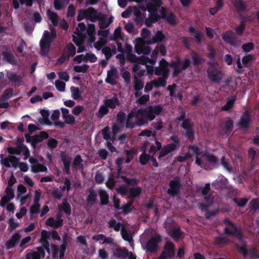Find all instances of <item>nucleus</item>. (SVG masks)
<instances>
[{
	"label": "nucleus",
	"instance_id": "obj_1",
	"mask_svg": "<svg viewBox=\"0 0 259 259\" xmlns=\"http://www.w3.org/2000/svg\"><path fill=\"white\" fill-rule=\"evenodd\" d=\"M191 64L189 58H185L182 64L179 56H176L175 60L170 62H167L164 59H162L159 62V65L156 67L154 70V74L157 76L162 75L161 77L168 78L169 74L168 67L173 68L172 76H178L183 70L188 68Z\"/></svg>",
	"mask_w": 259,
	"mask_h": 259
},
{
	"label": "nucleus",
	"instance_id": "obj_2",
	"mask_svg": "<svg viewBox=\"0 0 259 259\" xmlns=\"http://www.w3.org/2000/svg\"><path fill=\"white\" fill-rule=\"evenodd\" d=\"M160 15H159L157 12L150 14V20L146 19V24L148 25L149 21L150 23H155L158 22L160 19H164L170 25H175L177 24L176 16L171 11L162 7L160 11Z\"/></svg>",
	"mask_w": 259,
	"mask_h": 259
},
{
	"label": "nucleus",
	"instance_id": "obj_3",
	"mask_svg": "<svg viewBox=\"0 0 259 259\" xmlns=\"http://www.w3.org/2000/svg\"><path fill=\"white\" fill-rule=\"evenodd\" d=\"M101 17V13L98 12L93 7H90L87 9H80L78 11L77 21H81L86 19L91 22H95Z\"/></svg>",
	"mask_w": 259,
	"mask_h": 259
},
{
	"label": "nucleus",
	"instance_id": "obj_4",
	"mask_svg": "<svg viewBox=\"0 0 259 259\" xmlns=\"http://www.w3.org/2000/svg\"><path fill=\"white\" fill-rule=\"evenodd\" d=\"M186 112L182 111L180 116L176 118L177 120L183 121L181 127L185 130V136L190 142H193L195 139V132L193 130L194 124L190 118H185Z\"/></svg>",
	"mask_w": 259,
	"mask_h": 259
},
{
	"label": "nucleus",
	"instance_id": "obj_5",
	"mask_svg": "<svg viewBox=\"0 0 259 259\" xmlns=\"http://www.w3.org/2000/svg\"><path fill=\"white\" fill-rule=\"evenodd\" d=\"M162 111V108L160 105H149L146 108L139 109V113L143 115L148 122L154 120L156 115L160 114Z\"/></svg>",
	"mask_w": 259,
	"mask_h": 259
},
{
	"label": "nucleus",
	"instance_id": "obj_6",
	"mask_svg": "<svg viewBox=\"0 0 259 259\" xmlns=\"http://www.w3.org/2000/svg\"><path fill=\"white\" fill-rule=\"evenodd\" d=\"M207 64L210 65L207 69V74L209 80L215 83L220 82L222 79V73L217 67L218 63L208 62Z\"/></svg>",
	"mask_w": 259,
	"mask_h": 259
},
{
	"label": "nucleus",
	"instance_id": "obj_7",
	"mask_svg": "<svg viewBox=\"0 0 259 259\" xmlns=\"http://www.w3.org/2000/svg\"><path fill=\"white\" fill-rule=\"evenodd\" d=\"M175 255V246L171 242L167 241L165 243L163 250L158 256V259H167L172 258Z\"/></svg>",
	"mask_w": 259,
	"mask_h": 259
},
{
	"label": "nucleus",
	"instance_id": "obj_8",
	"mask_svg": "<svg viewBox=\"0 0 259 259\" xmlns=\"http://www.w3.org/2000/svg\"><path fill=\"white\" fill-rule=\"evenodd\" d=\"M162 241L161 236L155 234L152 236L146 243V249L149 252H154L158 249L159 244Z\"/></svg>",
	"mask_w": 259,
	"mask_h": 259
},
{
	"label": "nucleus",
	"instance_id": "obj_9",
	"mask_svg": "<svg viewBox=\"0 0 259 259\" xmlns=\"http://www.w3.org/2000/svg\"><path fill=\"white\" fill-rule=\"evenodd\" d=\"M169 188L167 189V193L172 196L178 195L182 187L180 182V178L179 177H176L174 179L169 182Z\"/></svg>",
	"mask_w": 259,
	"mask_h": 259
},
{
	"label": "nucleus",
	"instance_id": "obj_10",
	"mask_svg": "<svg viewBox=\"0 0 259 259\" xmlns=\"http://www.w3.org/2000/svg\"><path fill=\"white\" fill-rule=\"evenodd\" d=\"M222 39L231 46L236 47L238 44L239 38L231 30L224 32L222 34Z\"/></svg>",
	"mask_w": 259,
	"mask_h": 259
},
{
	"label": "nucleus",
	"instance_id": "obj_11",
	"mask_svg": "<svg viewBox=\"0 0 259 259\" xmlns=\"http://www.w3.org/2000/svg\"><path fill=\"white\" fill-rule=\"evenodd\" d=\"M60 157L64 165L63 170V173L68 175H70V165L72 160L71 157L64 152H61L60 153Z\"/></svg>",
	"mask_w": 259,
	"mask_h": 259
},
{
	"label": "nucleus",
	"instance_id": "obj_12",
	"mask_svg": "<svg viewBox=\"0 0 259 259\" xmlns=\"http://www.w3.org/2000/svg\"><path fill=\"white\" fill-rule=\"evenodd\" d=\"M7 151L11 154L19 155L22 152L26 156L29 155V151L26 146L22 144L16 147H9L7 148Z\"/></svg>",
	"mask_w": 259,
	"mask_h": 259
},
{
	"label": "nucleus",
	"instance_id": "obj_13",
	"mask_svg": "<svg viewBox=\"0 0 259 259\" xmlns=\"http://www.w3.org/2000/svg\"><path fill=\"white\" fill-rule=\"evenodd\" d=\"M239 252L242 254L243 257H246L248 255V252H249L250 256L253 258H258L259 255L257 253L255 248H251L248 250L246 248V244L240 245L237 244L236 245Z\"/></svg>",
	"mask_w": 259,
	"mask_h": 259
},
{
	"label": "nucleus",
	"instance_id": "obj_14",
	"mask_svg": "<svg viewBox=\"0 0 259 259\" xmlns=\"http://www.w3.org/2000/svg\"><path fill=\"white\" fill-rule=\"evenodd\" d=\"M231 227L232 228L231 230L227 227H225L224 228V233L238 239H242L243 237L242 229L237 228L234 224Z\"/></svg>",
	"mask_w": 259,
	"mask_h": 259
},
{
	"label": "nucleus",
	"instance_id": "obj_15",
	"mask_svg": "<svg viewBox=\"0 0 259 259\" xmlns=\"http://www.w3.org/2000/svg\"><path fill=\"white\" fill-rule=\"evenodd\" d=\"M21 235L19 232H17L12 235L11 238L6 241L5 247L7 250H9L15 246L21 239Z\"/></svg>",
	"mask_w": 259,
	"mask_h": 259
},
{
	"label": "nucleus",
	"instance_id": "obj_16",
	"mask_svg": "<svg viewBox=\"0 0 259 259\" xmlns=\"http://www.w3.org/2000/svg\"><path fill=\"white\" fill-rule=\"evenodd\" d=\"M232 3L236 11L241 14L248 11V6L246 2L243 0H232Z\"/></svg>",
	"mask_w": 259,
	"mask_h": 259
},
{
	"label": "nucleus",
	"instance_id": "obj_17",
	"mask_svg": "<svg viewBox=\"0 0 259 259\" xmlns=\"http://www.w3.org/2000/svg\"><path fill=\"white\" fill-rule=\"evenodd\" d=\"M228 180L223 176L219 177L212 183V187L215 190H222L227 186Z\"/></svg>",
	"mask_w": 259,
	"mask_h": 259
},
{
	"label": "nucleus",
	"instance_id": "obj_18",
	"mask_svg": "<svg viewBox=\"0 0 259 259\" xmlns=\"http://www.w3.org/2000/svg\"><path fill=\"white\" fill-rule=\"evenodd\" d=\"M250 122V114L248 111H245L242 114L238 125L242 128H246L248 127Z\"/></svg>",
	"mask_w": 259,
	"mask_h": 259
},
{
	"label": "nucleus",
	"instance_id": "obj_19",
	"mask_svg": "<svg viewBox=\"0 0 259 259\" xmlns=\"http://www.w3.org/2000/svg\"><path fill=\"white\" fill-rule=\"evenodd\" d=\"M49 138V135L45 131L41 132L39 134L33 136V141L32 142V146L35 148L37 144L41 143L44 139Z\"/></svg>",
	"mask_w": 259,
	"mask_h": 259
},
{
	"label": "nucleus",
	"instance_id": "obj_20",
	"mask_svg": "<svg viewBox=\"0 0 259 259\" xmlns=\"http://www.w3.org/2000/svg\"><path fill=\"white\" fill-rule=\"evenodd\" d=\"M105 103L108 108L112 109H115L116 106H119L120 104V101L116 95L110 99H107L104 100Z\"/></svg>",
	"mask_w": 259,
	"mask_h": 259
},
{
	"label": "nucleus",
	"instance_id": "obj_21",
	"mask_svg": "<svg viewBox=\"0 0 259 259\" xmlns=\"http://www.w3.org/2000/svg\"><path fill=\"white\" fill-rule=\"evenodd\" d=\"M58 209L60 211L64 212L67 216L71 214V207L67 198L63 199L62 203L58 205Z\"/></svg>",
	"mask_w": 259,
	"mask_h": 259
},
{
	"label": "nucleus",
	"instance_id": "obj_22",
	"mask_svg": "<svg viewBox=\"0 0 259 259\" xmlns=\"http://www.w3.org/2000/svg\"><path fill=\"white\" fill-rule=\"evenodd\" d=\"M167 234L172 238L175 241H178L183 234L180 227L178 226L175 229L167 233Z\"/></svg>",
	"mask_w": 259,
	"mask_h": 259
},
{
	"label": "nucleus",
	"instance_id": "obj_23",
	"mask_svg": "<svg viewBox=\"0 0 259 259\" xmlns=\"http://www.w3.org/2000/svg\"><path fill=\"white\" fill-rule=\"evenodd\" d=\"M178 226H179L178 224L169 217L167 218L163 223V227L165 228L167 233Z\"/></svg>",
	"mask_w": 259,
	"mask_h": 259
},
{
	"label": "nucleus",
	"instance_id": "obj_24",
	"mask_svg": "<svg viewBox=\"0 0 259 259\" xmlns=\"http://www.w3.org/2000/svg\"><path fill=\"white\" fill-rule=\"evenodd\" d=\"M137 111L135 109H133L131 111L127 114V119L125 123V127L126 128L133 129L135 127V124L132 120V118L134 117H136Z\"/></svg>",
	"mask_w": 259,
	"mask_h": 259
},
{
	"label": "nucleus",
	"instance_id": "obj_25",
	"mask_svg": "<svg viewBox=\"0 0 259 259\" xmlns=\"http://www.w3.org/2000/svg\"><path fill=\"white\" fill-rule=\"evenodd\" d=\"M136 121L134 122L135 126L136 125L141 126L148 123V120L145 118V116L139 113V109L136 112Z\"/></svg>",
	"mask_w": 259,
	"mask_h": 259
},
{
	"label": "nucleus",
	"instance_id": "obj_26",
	"mask_svg": "<svg viewBox=\"0 0 259 259\" xmlns=\"http://www.w3.org/2000/svg\"><path fill=\"white\" fill-rule=\"evenodd\" d=\"M117 70L115 68L109 70L107 72V77L106 79V82L111 85H115L116 83V81L115 78V75Z\"/></svg>",
	"mask_w": 259,
	"mask_h": 259
},
{
	"label": "nucleus",
	"instance_id": "obj_27",
	"mask_svg": "<svg viewBox=\"0 0 259 259\" xmlns=\"http://www.w3.org/2000/svg\"><path fill=\"white\" fill-rule=\"evenodd\" d=\"M64 53L69 57H73L76 53V48L71 42L66 45L64 49Z\"/></svg>",
	"mask_w": 259,
	"mask_h": 259
},
{
	"label": "nucleus",
	"instance_id": "obj_28",
	"mask_svg": "<svg viewBox=\"0 0 259 259\" xmlns=\"http://www.w3.org/2000/svg\"><path fill=\"white\" fill-rule=\"evenodd\" d=\"M233 127V121L230 118L228 117L227 120L224 122L223 130L225 131V135L228 136L232 132Z\"/></svg>",
	"mask_w": 259,
	"mask_h": 259
},
{
	"label": "nucleus",
	"instance_id": "obj_29",
	"mask_svg": "<svg viewBox=\"0 0 259 259\" xmlns=\"http://www.w3.org/2000/svg\"><path fill=\"white\" fill-rule=\"evenodd\" d=\"M189 32L194 34V37L196 39V41L197 44H201L202 42V38L204 35L196 30L193 26H190L188 28Z\"/></svg>",
	"mask_w": 259,
	"mask_h": 259
},
{
	"label": "nucleus",
	"instance_id": "obj_30",
	"mask_svg": "<svg viewBox=\"0 0 259 259\" xmlns=\"http://www.w3.org/2000/svg\"><path fill=\"white\" fill-rule=\"evenodd\" d=\"M7 75L9 80L12 82L20 83L22 82V78L20 75H18L13 72H9L8 71Z\"/></svg>",
	"mask_w": 259,
	"mask_h": 259
},
{
	"label": "nucleus",
	"instance_id": "obj_31",
	"mask_svg": "<svg viewBox=\"0 0 259 259\" xmlns=\"http://www.w3.org/2000/svg\"><path fill=\"white\" fill-rule=\"evenodd\" d=\"M99 194L100 198V203L102 205H107L109 202V195L104 190H100Z\"/></svg>",
	"mask_w": 259,
	"mask_h": 259
},
{
	"label": "nucleus",
	"instance_id": "obj_32",
	"mask_svg": "<svg viewBox=\"0 0 259 259\" xmlns=\"http://www.w3.org/2000/svg\"><path fill=\"white\" fill-rule=\"evenodd\" d=\"M191 55L194 66H199L204 61V60L195 51H192Z\"/></svg>",
	"mask_w": 259,
	"mask_h": 259
},
{
	"label": "nucleus",
	"instance_id": "obj_33",
	"mask_svg": "<svg viewBox=\"0 0 259 259\" xmlns=\"http://www.w3.org/2000/svg\"><path fill=\"white\" fill-rule=\"evenodd\" d=\"M108 225L109 228L113 229L116 232H118L121 227H122V225H124L120 222H117L114 219H111L108 221Z\"/></svg>",
	"mask_w": 259,
	"mask_h": 259
},
{
	"label": "nucleus",
	"instance_id": "obj_34",
	"mask_svg": "<svg viewBox=\"0 0 259 259\" xmlns=\"http://www.w3.org/2000/svg\"><path fill=\"white\" fill-rule=\"evenodd\" d=\"M167 78L165 77H158L157 79L153 80L154 87L155 88L165 87L166 85Z\"/></svg>",
	"mask_w": 259,
	"mask_h": 259
},
{
	"label": "nucleus",
	"instance_id": "obj_35",
	"mask_svg": "<svg viewBox=\"0 0 259 259\" xmlns=\"http://www.w3.org/2000/svg\"><path fill=\"white\" fill-rule=\"evenodd\" d=\"M51 42L41 39L39 42L41 51L42 54H47L50 50Z\"/></svg>",
	"mask_w": 259,
	"mask_h": 259
},
{
	"label": "nucleus",
	"instance_id": "obj_36",
	"mask_svg": "<svg viewBox=\"0 0 259 259\" xmlns=\"http://www.w3.org/2000/svg\"><path fill=\"white\" fill-rule=\"evenodd\" d=\"M13 89L11 88L7 89L1 96L0 101H5L10 99L13 96Z\"/></svg>",
	"mask_w": 259,
	"mask_h": 259
},
{
	"label": "nucleus",
	"instance_id": "obj_37",
	"mask_svg": "<svg viewBox=\"0 0 259 259\" xmlns=\"http://www.w3.org/2000/svg\"><path fill=\"white\" fill-rule=\"evenodd\" d=\"M2 54L3 56V59L4 60L11 64H15V60L14 57L11 53L7 51H3L2 52Z\"/></svg>",
	"mask_w": 259,
	"mask_h": 259
},
{
	"label": "nucleus",
	"instance_id": "obj_38",
	"mask_svg": "<svg viewBox=\"0 0 259 259\" xmlns=\"http://www.w3.org/2000/svg\"><path fill=\"white\" fill-rule=\"evenodd\" d=\"M229 242V239L222 235L215 237L214 240V243L215 245L223 246Z\"/></svg>",
	"mask_w": 259,
	"mask_h": 259
},
{
	"label": "nucleus",
	"instance_id": "obj_39",
	"mask_svg": "<svg viewBox=\"0 0 259 259\" xmlns=\"http://www.w3.org/2000/svg\"><path fill=\"white\" fill-rule=\"evenodd\" d=\"M47 14L49 19L51 20L54 26H57L58 23V16L56 12H52L50 10H48Z\"/></svg>",
	"mask_w": 259,
	"mask_h": 259
},
{
	"label": "nucleus",
	"instance_id": "obj_40",
	"mask_svg": "<svg viewBox=\"0 0 259 259\" xmlns=\"http://www.w3.org/2000/svg\"><path fill=\"white\" fill-rule=\"evenodd\" d=\"M142 189L140 187L131 188L128 190L130 193L129 197L130 198H135L140 195Z\"/></svg>",
	"mask_w": 259,
	"mask_h": 259
},
{
	"label": "nucleus",
	"instance_id": "obj_41",
	"mask_svg": "<svg viewBox=\"0 0 259 259\" xmlns=\"http://www.w3.org/2000/svg\"><path fill=\"white\" fill-rule=\"evenodd\" d=\"M165 38V36L161 31H158L156 34L152 37L149 44H154L156 42H161Z\"/></svg>",
	"mask_w": 259,
	"mask_h": 259
},
{
	"label": "nucleus",
	"instance_id": "obj_42",
	"mask_svg": "<svg viewBox=\"0 0 259 259\" xmlns=\"http://www.w3.org/2000/svg\"><path fill=\"white\" fill-rule=\"evenodd\" d=\"M97 194L94 189H90L87 198L88 203L93 205L97 200Z\"/></svg>",
	"mask_w": 259,
	"mask_h": 259
},
{
	"label": "nucleus",
	"instance_id": "obj_43",
	"mask_svg": "<svg viewBox=\"0 0 259 259\" xmlns=\"http://www.w3.org/2000/svg\"><path fill=\"white\" fill-rule=\"evenodd\" d=\"M224 3L223 0H217L216 6L209 9V13L212 15H214L223 7Z\"/></svg>",
	"mask_w": 259,
	"mask_h": 259
},
{
	"label": "nucleus",
	"instance_id": "obj_44",
	"mask_svg": "<svg viewBox=\"0 0 259 259\" xmlns=\"http://www.w3.org/2000/svg\"><path fill=\"white\" fill-rule=\"evenodd\" d=\"M129 252L125 247L116 249V256L118 258H125L128 256Z\"/></svg>",
	"mask_w": 259,
	"mask_h": 259
},
{
	"label": "nucleus",
	"instance_id": "obj_45",
	"mask_svg": "<svg viewBox=\"0 0 259 259\" xmlns=\"http://www.w3.org/2000/svg\"><path fill=\"white\" fill-rule=\"evenodd\" d=\"M233 201L239 207H244L248 202V199L246 198L235 197L233 199Z\"/></svg>",
	"mask_w": 259,
	"mask_h": 259
},
{
	"label": "nucleus",
	"instance_id": "obj_46",
	"mask_svg": "<svg viewBox=\"0 0 259 259\" xmlns=\"http://www.w3.org/2000/svg\"><path fill=\"white\" fill-rule=\"evenodd\" d=\"M221 164L228 172H232V167L230 165L228 159H227L225 156H222L221 158Z\"/></svg>",
	"mask_w": 259,
	"mask_h": 259
},
{
	"label": "nucleus",
	"instance_id": "obj_47",
	"mask_svg": "<svg viewBox=\"0 0 259 259\" xmlns=\"http://www.w3.org/2000/svg\"><path fill=\"white\" fill-rule=\"evenodd\" d=\"M67 244V239L65 237L63 238V243L60 245V251H59V258L64 259L65 255V252L66 249V246Z\"/></svg>",
	"mask_w": 259,
	"mask_h": 259
},
{
	"label": "nucleus",
	"instance_id": "obj_48",
	"mask_svg": "<svg viewBox=\"0 0 259 259\" xmlns=\"http://www.w3.org/2000/svg\"><path fill=\"white\" fill-rule=\"evenodd\" d=\"M235 101V98H233L228 100L226 104L224 106H222L221 110L222 111H226L230 110L234 106Z\"/></svg>",
	"mask_w": 259,
	"mask_h": 259
},
{
	"label": "nucleus",
	"instance_id": "obj_49",
	"mask_svg": "<svg viewBox=\"0 0 259 259\" xmlns=\"http://www.w3.org/2000/svg\"><path fill=\"white\" fill-rule=\"evenodd\" d=\"M254 59L253 54H248L244 56L242 59V62L244 67H247L248 64Z\"/></svg>",
	"mask_w": 259,
	"mask_h": 259
},
{
	"label": "nucleus",
	"instance_id": "obj_50",
	"mask_svg": "<svg viewBox=\"0 0 259 259\" xmlns=\"http://www.w3.org/2000/svg\"><path fill=\"white\" fill-rule=\"evenodd\" d=\"M40 113L44 118V124L48 125H50L52 124V123L49 120V116L50 115V114L48 110L45 109H41L40 111Z\"/></svg>",
	"mask_w": 259,
	"mask_h": 259
},
{
	"label": "nucleus",
	"instance_id": "obj_51",
	"mask_svg": "<svg viewBox=\"0 0 259 259\" xmlns=\"http://www.w3.org/2000/svg\"><path fill=\"white\" fill-rule=\"evenodd\" d=\"M47 170V167L40 163H38V164H36L35 167L34 166H31V171L33 173H37L39 172H46Z\"/></svg>",
	"mask_w": 259,
	"mask_h": 259
},
{
	"label": "nucleus",
	"instance_id": "obj_52",
	"mask_svg": "<svg viewBox=\"0 0 259 259\" xmlns=\"http://www.w3.org/2000/svg\"><path fill=\"white\" fill-rule=\"evenodd\" d=\"M149 155L146 153L145 150H144L139 157V162L142 165H146L149 161Z\"/></svg>",
	"mask_w": 259,
	"mask_h": 259
},
{
	"label": "nucleus",
	"instance_id": "obj_53",
	"mask_svg": "<svg viewBox=\"0 0 259 259\" xmlns=\"http://www.w3.org/2000/svg\"><path fill=\"white\" fill-rule=\"evenodd\" d=\"M121 235L122 238L125 240L130 242L132 240V238L130 236V233L128 232L127 230L125 227L124 225H122V227L121 228L120 231Z\"/></svg>",
	"mask_w": 259,
	"mask_h": 259
},
{
	"label": "nucleus",
	"instance_id": "obj_54",
	"mask_svg": "<svg viewBox=\"0 0 259 259\" xmlns=\"http://www.w3.org/2000/svg\"><path fill=\"white\" fill-rule=\"evenodd\" d=\"M207 50L209 52L207 55V57L211 60L210 62H215L214 59L216 55L215 49L212 46L208 45L207 47Z\"/></svg>",
	"mask_w": 259,
	"mask_h": 259
},
{
	"label": "nucleus",
	"instance_id": "obj_55",
	"mask_svg": "<svg viewBox=\"0 0 259 259\" xmlns=\"http://www.w3.org/2000/svg\"><path fill=\"white\" fill-rule=\"evenodd\" d=\"M70 91L72 94V97L75 100L78 99L81 97V93L79 91V89L73 86L70 88Z\"/></svg>",
	"mask_w": 259,
	"mask_h": 259
},
{
	"label": "nucleus",
	"instance_id": "obj_56",
	"mask_svg": "<svg viewBox=\"0 0 259 259\" xmlns=\"http://www.w3.org/2000/svg\"><path fill=\"white\" fill-rule=\"evenodd\" d=\"M134 90L141 91L142 90L144 87V82L136 76L134 77Z\"/></svg>",
	"mask_w": 259,
	"mask_h": 259
},
{
	"label": "nucleus",
	"instance_id": "obj_57",
	"mask_svg": "<svg viewBox=\"0 0 259 259\" xmlns=\"http://www.w3.org/2000/svg\"><path fill=\"white\" fill-rule=\"evenodd\" d=\"M89 68V65L83 64L81 66L76 65L73 67V70L77 73H85Z\"/></svg>",
	"mask_w": 259,
	"mask_h": 259
},
{
	"label": "nucleus",
	"instance_id": "obj_58",
	"mask_svg": "<svg viewBox=\"0 0 259 259\" xmlns=\"http://www.w3.org/2000/svg\"><path fill=\"white\" fill-rule=\"evenodd\" d=\"M109 112V108L107 107L106 105L104 103L103 105H102L98 110V115L100 117H103V116L107 114Z\"/></svg>",
	"mask_w": 259,
	"mask_h": 259
},
{
	"label": "nucleus",
	"instance_id": "obj_59",
	"mask_svg": "<svg viewBox=\"0 0 259 259\" xmlns=\"http://www.w3.org/2000/svg\"><path fill=\"white\" fill-rule=\"evenodd\" d=\"M58 141L53 138H49L47 141L48 147L50 150H53L54 149L56 148L58 145Z\"/></svg>",
	"mask_w": 259,
	"mask_h": 259
},
{
	"label": "nucleus",
	"instance_id": "obj_60",
	"mask_svg": "<svg viewBox=\"0 0 259 259\" xmlns=\"http://www.w3.org/2000/svg\"><path fill=\"white\" fill-rule=\"evenodd\" d=\"M126 117V115L124 112L122 111H119L116 115V121L118 125L123 124Z\"/></svg>",
	"mask_w": 259,
	"mask_h": 259
},
{
	"label": "nucleus",
	"instance_id": "obj_61",
	"mask_svg": "<svg viewBox=\"0 0 259 259\" xmlns=\"http://www.w3.org/2000/svg\"><path fill=\"white\" fill-rule=\"evenodd\" d=\"M82 161L81 156L79 154L77 155L74 159L72 164L73 167L74 168L82 167L81 162Z\"/></svg>",
	"mask_w": 259,
	"mask_h": 259
},
{
	"label": "nucleus",
	"instance_id": "obj_62",
	"mask_svg": "<svg viewBox=\"0 0 259 259\" xmlns=\"http://www.w3.org/2000/svg\"><path fill=\"white\" fill-rule=\"evenodd\" d=\"M84 62L89 61L91 63H95L97 61V57L93 53H87L84 56Z\"/></svg>",
	"mask_w": 259,
	"mask_h": 259
},
{
	"label": "nucleus",
	"instance_id": "obj_63",
	"mask_svg": "<svg viewBox=\"0 0 259 259\" xmlns=\"http://www.w3.org/2000/svg\"><path fill=\"white\" fill-rule=\"evenodd\" d=\"M9 230L10 232L13 231L19 226V223L14 221L13 218H11L8 221Z\"/></svg>",
	"mask_w": 259,
	"mask_h": 259
},
{
	"label": "nucleus",
	"instance_id": "obj_64",
	"mask_svg": "<svg viewBox=\"0 0 259 259\" xmlns=\"http://www.w3.org/2000/svg\"><path fill=\"white\" fill-rule=\"evenodd\" d=\"M250 207L254 211L259 210V199L253 198L250 202Z\"/></svg>",
	"mask_w": 259,
	"mask_h": 259
}]
</instances>
